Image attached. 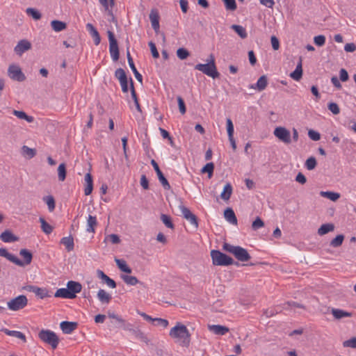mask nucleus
I'll return each mask as SVG.
<instances>
[{
	"instance_id": "obj_41",
	"label": "nucleus",
	"mask_w": 356,
	"mask_h": 356,
	"mask_svg": "<svg viewBox=\"0 0 356 356\" xmlns=\"http://www.w3.org/2000/svg\"><path fill=\"white\" fill-rule=\"evenodd\" d=\"M321 195L332 201H336L340 197L339 193L332 191H321Z\"/></svg>"
},
{
	"instance_id": "obj_59",
	"label": "nucleus",
	"mask_w": 356,
	"mask_h": 356,
	"mask_svg": "<svg viewBox=\"0 0 356 356\" xmlns=\"http://www.w3.org/2000/svg\"><path fill=\"white\" fill-rule=\"evenodd\" d=\"M314 41L317 46H323L325 43V37L323 35L315 36L314 38Z\"/></svg>"
},
{
	"instance_id": "obj_17",
	"label": "nucleus",
	"mask_w": 356,
	"mask_h": 356,
	"mask_svg": "<svg viewBox=\"0 0 356 356\" xmlns=\"http://www.w3.org/2000/svg\"><path fill=\"white\" fill-rule=\"evenodd\" d=\"M86 30L94 40L95 45H98L101 42V38L97 29L90 23L86 24Z\"/></svg>"
},
{
	"instance_id": "obj_46",
	"label": "nucleus",
	"mask_w": 356,
	"mask_h": 356,
	"mask_svg": "<svg viewBox=\"0 0 356 356\" xmlns=\"http://www.w3.org/2000/svg\"><path fill=\"white\" fill-rule=\"evenodd\" d=\"M43 201L47 204L49 211H53L55 209V200L53 196L47 195L43 197Z\"/></svg>"
},
{
	"instance_id": "obj_56",
	"label": "nucleus",
	"mask_w": 356,
	"mask_h": 356,
	"mask_svg": "<svg viewBox=\"0 0 356 356\" xmlns=\"http://www.w3.org/2000/svg\"><path fill=\"white\" fill-rule=\"evenodd\" d=\"M328 109L334 115H337L340 113V108L337 104L334 102H330L327 105Z\"/></svg>"
},
{
	"instance_id": "obj_31",
	"label": "nucleus",
	"mask_w": 356,
	"mask_h": 356,
	"mask_svg": "<svg viewBox=\"0 0 356 356\" xmlns=\"http://www.w3.org/2000/svg\"><path fill=\"white\" fill-rule=\"evenodd\" d=\"M2 332L8 336L14 337L20 339L24 341H26V336L22 332L17 330H10L6 328L2 329Z\"/></svg>"
},
{
	"instance_id": "obj_52",
	"label": "nucleus",
	"mask_w": 356,
	"mask_h": 356,
	"mask_svg": "<svg viewBox=\"0 0 356 356\" xmlns=\"http://www.w3.org/2000/svg\"><path fill=\"white\" fill-rule=\"evenodd\" d=\"M129 65L130 68L131 69L133 73L134 74V76H135L136 79H137V81H139L140 83H142L143 82V76L137 70V69L134 65V63H131L130 64H129Z\"/></svg>"
},
{
	"instance_id": "obj_62",
	"label": "nucleus",
	"mask_w": 356,
	"mask_h": 356,
	"mask_svg": "<svg viewBox=\"0 0 356 356\" xmlns=\"http://www.w3.org/2000/svg\"><path fill=\"white\" fill-rule=\"evenodd\" d=\"M154 322H156L157 325H160L163 327H166L168 325V321L166 319L161 318H154Z\"/></svg>"
},
{
	"instance_id": "obj_38",
	"label": "nucleus",
	"mask_w": 356,
	"mask_h": 356,
	"mask_svg": "<svg viewBox=\"0 0 356 356\" xmlns=\"http://www.w3.org/2000/svg\"><path fill=\"white\" fill-rule=\"evenodd\" d=\"M39 221L41 223V229L44 233L49 234L52 232L53 227L47 222L42 217L39 218Z\"/></svg>"
},
{
	"instance_id": "obj_48",
	"label": "nucleus",
	"mask_w": 356,
	"mask_h": 356,
	"mask_svg": "<svg viewBox=\"0 0 356 356\" xmlns=\"http://www.w3.org/2000/svg\"><path fill=\"white\" fill-rule=\"evenodd\" d=\"M316 159L314 156H311L306 160L305 165L308 170H312L316 168Z\"/></svg>"
},
{
	"instance_id": "obj_15",
	"label": "nucleus",
	"mask_w": 356,
	"mask_h": 356,
	"mask_svg": "<svg viewBox=\"0 0 356 356\" xmlns=\"http://www.w3.org/2000/svg\"><path fill=\"white\" fill-rule=\"evenodd\" d=\"M67 288L72 293V298H76V294L81 291L82 286L79 282L75 281H69L67 283Z\"/></svg>"
},
{
	"instance_id": "obj_7",
	"label": "nucleus",
	"mask_w": 356,
	"mask_h": 356,
	"mask_svg": "<svg viewBox=\"0 0 356 356\" xmlns=\"http://www.w3.org/2000/svg\"><path fill=\"white\" fill-rule=\"evenodd\" d=\"M107 34L109 40V51L111 56L114 61H117L120 56L118 42L115 38L114 33L111 31H108Z\"/></svg>"
},
{
	"instance_id": "obj_49",
	"label": "nucleus",
	"mask_w": 356,
	"mask_h": 356,
	"mask_svg": "<svg viewBox=\"0 0 356 356\" xmlns=\"http://www.w3.org/2000/svg\"><path fill=\"white\" fill-rule=\"evenodd\" d=\"M26 13L35 20L40 19L42 17L40 13L38 10L32 8H27Z\"/></svg>"
},
{
	"instance_id": "obj_55",
	"label": "nucleus",
	"mask_w": 356,
	"mask_h": 356,
	"mask_svg": "<svg viewBox=\"0 0 356 356\" xmlns=\"http://www.w3.org/2000/svg\"><path fill=\"white\" fill-rule=\"evenodd\" d=\"M225 8L229 10H235L236 9V3L235 0H223Z\"/></svg>"
},
{
	"instance_id": "obj_58",
	"label": "nucleus",
	"mask_w": 356,
	"mask_h": 356,
	"mask_svg": "<svg viewBox=\"0 0 356 356\" xmlns=\"http://www.w3.org/2000/svg\"><path fill=\"white\" fill-rule=\"evenodd\" d=\"M99 3L104 7L105 10H108L109 6L113 7L115 4V0H98Z\"/></svg>"
},
{
	"instance_id": "obj_5",
	"label": "nucleus",
	"mask_w": 356,
	"mask_h": 356,
	"mask_svg": "<svg viewBox=\"0 0 356 356\" xmlns=\"http://www.w3.org/2000/svg\"><path fill=\"white\" fill-rule=\"evenodd\" d=\"M38 337L41 341L49 345L52 349H56L59 343V339L56 334L50 330H42L38 333Z\"/></svg>"
},
{
	"instance_id": "obj_19",
	"label": "nucleus",
	"mask_w": 356,
	"mask_h": 356,
	"mask_svg": "<svg viewBox=\"0 0 356 356\" xmlns=\"http://www.w3.org/2000/svg\"><path fill=\"white\" fill-rule=\"evenodd\" d=\"M97 297L99 302L103 305H108L112 299L111 295L104 289H99L97 292Z\"/></svg>"
},
{
	"instance_id": "obj_60",
	"label": "nucleus",
	"mask_w": 356,
	"mask_h": 356,
	"mask_svg": "<svg viewBox=\"0 0 356 356\" xmlns=\"http://www.w3.org/2000/svg\"><path fill=\"white\" fill-rule=\"evenodd\" d=\"M308 136L309 137L310 139L314 141H318L321 138V134L318 131H316L312 129H310L308 131Z\"/></svg>"
},
{
	"instance_id": "obj_61",
	"label": "nucleus",
	"mask_w": 356,
	"mask_h": 356,
	"mask_svg": "<svg viewBox=\"0 0 356 356\" xmlns=\"http://www.w3.org/2000/svg\"><path fill=\"white\" fill-rule=\"evenodd\" d=\"M149 46L150 47V50H151L152 56L155 58H159V51H157L155 44L153 42H149Z\"/></svg>"
},
{
	"instance_id": "obj_26",
	"label": "nucleus",
	"mask_w": 356,
	"mask_h": 356,
	"mask_svg": "<svg viewBox=\"0 0 356 356\" xmlns=\"http://www.w3.org/2000/svg\"><path fill=\"white\" fill-rule=\"evenodd\" d=\"M290 76L295 81H299L302 76V59L300 58L295 70L291 73Z\"/></svg>"
},
{
	"instance_id": "obj_33",
	"label": "nucleus",
	"mask_w": 356,
	"mask_h": 356,
	"mask_svg": "<svg viewBox=\"0 0 356 356\" xmlns=\"http://www.w3.org/2000/svg\"><path fill=\"white\" fill-rule=\"evenodd\" d=\"M54 296L56 298H68V299H73L72 298V293L69 291L67 288H61L58 289L55 294Z\"/></svg>"
},
{
	"instance_id": "obj_53",
	"label": "nucleus",
	"mask_w": 356,
	"mask_h": 356,
	"mask_svg": "<svg viewBox=\"0 0 356 356\" xmlns=\"http://www.w3.org/2000/svg\"><path fill=\"white\" fill-rule=\"evenodd\" d=\"M343 346L345 348H356V337H352L343 342Z\"/></svg>"
},
{
	"instance_id": "obj_30",
	"label": "nucleus",
	"mask_w": 356,
	"mask_h": 356,
	"mask_svg": "<svg viewBox=\"0 0 356 356\" xmlns=\"http://www.w3.org/2000/svg\"><path fill=\"white\" fill-rule=\"evenodd\" d=\"M334 229V225L332 223L323 224L318 229V234L323 236Z\"/></svg>"
},
{
	"instance_id": "obj_47",
	"label": "nucleus",
	"mask_w": 356,
	"mask_h": 356,
	"mask_svg": "<svg viewBox=\"0 0 356 356\" xmlns=\"http://www.w3.org/2000/svg\"><path fill=\"white\" fill-rule=\"evenodd\" d=\"M115 76L119 80L120 82L127 80V76L125 71L122 68H118L115 72Z\"/></svg>"
},
{
	"instance_id": "obj_50",
	"label": "nucleus",
	"mask_w": 356,
	"mask_h": 356,
	"mask_svg": "<svg viewBox=\"0 0 356 356\" xmlns=\"http://www.w3.org/2000/svg\"><path fill=\"white\" fill-rule=\"evenodd\" d=\"M214 169V164L213 163H207L202 169V172H207L209 178L211 177Z\"/></svg>"
},
{
	"instance_id": "obj_25",
	"label": "nucleus",
	"mask_w": 356,
	"mask_h": 356,
	"mask_svg": "<svg viewBox=\"0 0 356 356\" xmlns=\"http://www.w3.org/2000/svg\"><path fill=\"white\" fill-rule=\"evenodd\" d=\"M268 84V80L265 75H263L259 78L255 85H252L251 88L257 89L259 91L264 90Z\"/></svg>"
},
{
	"instance_id": "obj_43",
	"label": "nucleus",
	"mask_w": 356,
	"mask_h": 356,
	"mask_svg": "<svg viewBox=\"0 0 356 356\" xmlns=\"http://www.w3.org/2000/svg\"><path fill=\"white\" fill-rule=\"evenodd\" d=\"M66 165L65 163H60L58 168V180L63 181L66 178Z\"/></svg>"
},
{
	"instance_id": "obj_18",
	"label": "nucleus",
	"mask_w": 356,
	"mask_h": 356,
	"mask_svg": "<svg viewBox=\"0 0 356 356\" xmlns=\"http://www.w3.org/2000/svg\"><path fill=\"white\" fill-rule=\"evenodd\" d=\"M85 181V188H84V194L86 195H89L91 194L93 189V181L92 177L90 173H86L84 177Z\"/></svg>"
},
{
	"instance_id": "obj_3",
	"label": "nucleus",
	"mask_w": 356,
	"mask_h": 356,
	"mask_svg": "<svg viewBox=\"0 0 356 356\" xmlns=\"http://www.w3.org/2000/svg\"><path fill=\"white\" fill-rule=\"evenodd\" d=\"M195 69L204 73V74L213 78L216 79L220 76V73L218 72L215 59L213 54L209 56V60L208 63L205 64L199 63L195 66Z\"/></svg>"
},
{
	"instance_id": "obj_1",
	"label": "nucleus",
	"mask_w": 356,
	"mask_h": 356,
	"mask_svg": "<svg viewBox=\"0 0 356 356\" xmlns=\"http://www.w3.org/2000/svg\"><path fill=\"white\" fill-rule=\"evenodd\" d=\"M169 335L176 339V342L179 343L181 346H189L191 334L186 325L177 323L175 327L171 328Z\"/></svg>"
},
{
	"instance_id": "obj_14",
	"label": "nucleus",
	"mask_w": 356,
	"mask_h": 356,
	"mask_svg": "<svg viewBox=\"0 0 356 356\" xmlns=\"http://www.w3.org/2000/svg\"><path fill=\"white\" fill-rule=\"evenodd\" d=\"M76 322L63 321L60 324V329L64 334H70L77 328Z\"/></svg>"
},
{
	"instance_id": "obj_23",
	"label": "nucleus",
	"mask_w": 356,
	"mask_h": 356,
	"mask_svg": "<svg viewBox=\"0 0 356 356\" xmlns=\"http://www.w3.org/2000/svg\"><path fill=\"white\" fill-rule=\"evenodd\" d=\"M149 19L153 29L157 32L159 29V16L156 10H152L151 11L149 14Z\"/></svg>"
},
{
	"instance_id": "obj_10",
	"label": "nucleus",
	"mask_w": 356,
	"mask_h": 356,
	"mask_svg": "<svg viewBox=\"0 0 356 356\" xmlns=\"http://www.w3.org/2000/svg\"><path fill=\"white\" fill-rule=\"evenodd\" d=\"M179 209L181 213L182 216L187 220L195 228L198 227V220L197 216L193 214L188 208L183 204L179 206Z\"/></svg>"
},
{
	"instance_id": "obj_8",
	"label": "nucleus",
	"mask_w": 356,
	"mask_h": 356,
	"mask_svg": "<svg viewBox=\"0 0 356 356\" xmlns=\"http://www.w3.org/2000/svg\"><path fill=\"white\" fill-rule=\"evenodd\" d=\"M274 136L280 141L285 144H289L291 142L290 131L284 127H277L274 129Z\"/></svg>"
},
{
	"instance_id": "obj_40",
	"label": "nucleus",
	"mask_w": 356,
	"mask_h": 356,
	"mask_svg": "<svg viewBox=\"0 0 356 356\" xmlns=\"http://www.w3.org/2000/svg\"><path fill=\"white\" fill-rule=\"evenodd\" d=\"M121 277L127 284L130 286H135L139 283L138 280L135 276L123 275L121 276Z\"/></svg>"
},
{
	"instance_id": "obj_63",
	"label": "nucleus",
	"mask_w": 356,
	"mask_h": 356,
	"mask_svg": "<svg viewBox=\"0 0 356 356\" xmlns=\"http://www.w3.org/2000/svg\"><path fill=\"white\" fill-rule=\"evenodd\" d=\"M177 102L180 113L184 114L186 113V106L183 99L181 97H178Z\"/></svg>"
},
{
	"instance_id": "obj_12",
	"label": "nucleus",
	"mask_w": 356,
	"mask_h": 356,
	"mask_svg": "<svg viewBox=\"0 0 356 356\" xmlns=\"http://www.w3.org/2000/svg\"><path fill=\"white\" fill-rule=\"evenodd\" d=\"M19 255L24 259L23 261L19 259V263H14L15 264L23 267L31 263L33 259L32 253L27 249H22L19 251Z\"/></svg>"
},
{
	"instance_id": "obj_20",
	"label": "nucleus",
	"mask_w": 356,
	"mask_h": 356,
	"mask_svg": "<svg viewBox=\"0 0 356 356\" xmlns=\"http://www.w3.org/2000/svg\"><path fill=\"white\" fill-rule=\"evenodd\" d=\"M97 274L98 277L102 280L111 289H115L116 287L115 282L113 279L110 278L108 275H106L102 270H97Z\"/></svg>"
},
{
	"instance_id": "obj_11",
	"label": "nucleus",
	"mask_w": 356,
	"mask_h": 356,
	"mask_svg": "<svg viewBox=\"0 0 356 356\" xmlns=\"http://www.w3.org/2000/svg\"><path fill=\"white\" fill-rule=\"evenodd\" d=\"M151 164L153 166L154 170L156 171V175L158 176V179L161 185L163 186V187L166 190H169L170 188V185L167 179L164 177L163 172L161 171L158 163L154 159H152L151 161Z\"/></svg>"
},
{
	"instance_id": "obj_51",
	"label": "nucleus",
	"mask_w": 356,
	"mask_h": 356,
	"mask_svg": "<svg viewBox=\"0 0 356 356\" xmlns=\"http://www.w3.org/2000/svg\"><path fill=\"white\" fill-rule=\"evenodd\" d=\"M177 56L179 59L184 60L189 56V52L185 48H179L177 51Z\"/></svg>"
},
{
	"instance_id": "obj_6",
	"label": "nucleus",
	"mask_w": 356,
	"mask_h": 356,
	"mask_svg": "<svg viewBox=\"0 0 356 356\" xmlns=\"http://www.w3.org/2000/svg\"><path fill=\"white\" fill-rule=\"evenodd\" d=\"M28 303V299L26 296L20 295L11 299L7 302L8 308L11 311H19L24 308Z\"/></svg>"
},
{
	"instance_id": "obj_57",
	"label": "nucleus",
	"mask_w": 356,
	"mask_h": 356,
	"mask_svg": "<svg viewBox=\"0 0 356 356\" xmlns=\"http://www.w3.org/2000/svg\"><path fill=\"white\" fill-rule=\"evenodd\" d=\"M227 131L228 137L234 136V125L230 118L227 119Z\"/></svg>"
},
{
	"instance_id": "obj_32",
	"label": "nucleus",
	"mask_w": 356,
	"mask_h": 356,
	"mask_svg": "<svg viewBox=\"0 0 356 356\" xmlns=\"http://www.w3.org/2000/svg\"><path fill=\"white\" fill-rule=\"evenodd\" d=\"M60 243L64 245L67 250L69 252L74 249V239L71 236L62 238L60 240Z\"/></svg>"
},
{
	"instance_id": "obj_13",
	"label": "nucleus",
	"mask_w": 356,
	"mask_h": 356,
	"mask_svg": "<svg viewBox=\"0 0 356 356\" xmlns=\"http://www.w3.org/2000/svg\"><path fill=\"white\" fill-rule=\"evenodd\" d=\"M31 44L29 41L27 40H21L15 47L14 51L17 55L22 56L25 51L31 49Z\"/></svg>"
},
{
	"instance_id": "obj_42",
	"label": "nucleus",
	"mask_w": 356,
	"mask_h": 356,
	"mask_svg": "<svg viewBox=\"0 0 356 356\" xmlns=\"http://www.w3.org/2000/svg\"><path fill=\"white\" fill-rule=\"evenodd\" d=\"M22 154L23 156H27L29 159H31L35 156L36 152L34 149L24 145L22 147Z\"/></svg>"
},
{
	"instance_id": "obj_37",
	"label": "nucleus",
	"mask_w": 356,
	"mask_h": 356,
	"mask_svg": "<svg viewBox=\"0 0 356 356\" xmlns=\"http://www.w3.org/2000/svg\"><path fill=\"white\" fill-rule=\"evenodd\" d=\"M115 261L118 267L120 269V270H122V272L127 273H131V271H132L131 268L127 266L125 261H124L122 259H115Z\"/></svg>"
},
{
	"instance_id": "obj_28",
	"label": "nucleus",
	"mask_w": 356,
	"mask_h": 356,
	"mask_svg": "<svg viewBox=\"0 0 356 356\" xmlns=\"http://www.w3.org/2000/svg\"><path fill=\"white\" fill-rule=\"evenodd\" d=\"M0 256L6 258L8 261L14 263H19V259H18L15 255L10 254L8 252V250L4 248H0Z\"/></svg>"
},
{
	"instance_id": "obj_36",
	"label": "nucleus",
	"mask_w": 356,
	"mask_h": 356,
	"mask_svg": "<svg viewBox=\"0 0 356 356\" xmlns=\"http://www.w3.org/2000/svg\"><path fill=\"white\" fill-rule=\"evenodd\" d=\"M232 29H233L242 39H245L248 37V33L246 32L245 29L241 26L234 24L231 26Z\"/></svg>"
},
{
	"instance_id": "obj_22",
	"label": "nucleus",
	"mask_w": 356,
	"mask_h": 356,
	"mask_svg": "<svg viewBox=\"0 0 356 356\" xmlns=\"http://www.w3.org/2000/svg\"><path fill=\"white\" fill-rule=\"evenodd\" d=\"M0 239L4 243H12L18 241V237L15 236L10 230H6L1 234Z\"/></svg>"
},
{
	"instance_id": "obj_44",
	"label": "nucleus",
	"mask_w": 356,
	"mask_h": 356,
	"mask_svg": "<svg viewBox=\"0 0 356 356\" xmlns=\"http://www.w3.org/2000/svg\"><path fill=\"white\" fill-rule=\"evenodd\" d=\"M343 240L344 236L339 234L330 241V245L332 248H338L342 245Z\"/></svg>"
},
{
	"instance_id": "obj_35",
	"label": "nucleus",
	"mask_w": 356,
	"mask_h": 356,
	"mask_svg": "<svg viewBox=\"0 0 356 356\" xmlns=\"http://www.w3.org/2000/svg\"><path fill=\"white\" fill-rule=\"evenodd\" d=\"M232 193V186L229 183H227L220 194V197L224 200H228Z\"/></svg>"
},
{
	"instance_id": "obj_39",
	"label": "nucleus",
	"mask_w": 356,
	"mask_h": 356,
	"mask_svg": "<svg viewBox=\"0 0 356 356\" xmlns=\"http://www.w3.org/2000/svg\"><path fill=\"white\" fill-rule=\"evenodd\" d=\"M51 27L56 32H60L66 28V24L58 20H53L51 22Z\"/></svg>"
},
{
	"instance_id": "obj_64",
	"label": "nucleus",
	"mask_w": 356,
	"mask_h": 356,
	"mask_svg": "<svg viewBox=\"0 0 356 356\" xmlns=\"http://www.w3.org/2000/svg\"><path fill=\"white\" fill-rule=\"evenodd\" d=\"M270 42L272 44V47L274 50H277L280 48V42L278 39L275 36H271Z\"/></svg>"
},
{
	"instance_id": "obj_54",
	"label": "nucleus",
	"mask_w": 356,
	"mask_h": 356,
	"mask_svg": "<svg viewBox=\"0 0 356 356\" xmlns=\"http://www.w3.org/2000/svg\"><path fill=\"white\" fill-rule=\"evenodd\" d=\"M264 226V223L263 220L257 217V218L252 222V228L254 230H257Z\"/></svg>"
},
{
	"instance_id": "obj_34",
	"label": "nucleus",
	"mask_w": 356,
	"mask_h": 356,
	"mask_svg": "<svg viewBox=\"0 0 356 356\" xmlns=\"http://www.w3.org/2000/svg\"><path fill=\"white\" fill-rule=\"evenodd\" d=\"M13 113L19 119L25 120L28 122H33L34 120L33 117L26 115V113L22 111L13 110Z\"/></svg>"
},
{
	"instance_id": "obj_2",
	"label": "nucleus",
	"mask_w": 356,
	"mask_h": 356,
	"mask_svg": "<svg viewBox=\"0 0 356 356\" xmlns=\"http://www.w3.org/2000/svg\"><path fill=\"white\" fill-rule=\"evenodd\" d=\"M223 250L232 254L237 260L245 262L251 259V256L246 249L241 246H235L227 243H224L222 245Z\"/></svg>"
},
{
	"instance_id": "obj_4",
	"label": "nucleus",
	"mask_w": 356,
	"mask_h": 356,
	"mask_svg": "<svg viewBox=\"0 0 356 356\" xmlns=\"http://www.w3.org/2000/svg\"><path fill=\"white\" fill-rule=\"evenodd\" d=\"M211 257L213 264L215 266H227L232 264L238 265L234 259L220 250H212L211 251Z\"/></svg>"
},
{
	"instance_id": "obj_24",
	"label": "nucleus",
	"mask_w": 356,
	"mask_h": 356,
	"mask_svg": "<svg viewBox=\"0 0 356 356\" xmlns=\"http://www.w3.org/2000/svg\"><path fill=\"white\" fill-rule=\"evenodd\" d=\"M332 314L334 318L337 320H340L341 318L346 317H351L353 316V314L351 312H348L340 309L335 308L332 309Z\"/></svg>"
},
{
	"instance_id": "obj_29",
	"label": "nucleus",
	"mask_w": 356,
	"mask_h": 356,
	"mask_svg": "<svg viewBox=\"0 0 356 356\" xmlns=\"http://www.w3.org/2000/svg\"><path fill=\"white\" fill-rule=\"evenodd\" d=\"M97 225V222L96 217L89 215L87 219L86 231L89 233H94L95 232V227Z\"/></svg>"
},
{
	"instance_id": "obj_9",
	"label": "nucleus",
	"mask_w": 356,
	"mask_h": 356,
	"mask_svg": "<svg viewBox=\"0 0 356 356\" xmlns=\"http://www.w3.org/2000/svg\"><path fill=\"white\" fill-rule=\"evenodd\" d=\"M8 74L9 77L14 81L22 82L26 79V76L21 68L16 65H10L8 67Z\"/></svg>"
},
{
	"instance_id": "obj_16",
	"label": "nucleus",
	"mask_w": 356,
	"mask_h": 356,
	"mask_svg": "<svg viewBox=\"0 0 356 356\" xmlns=\"http://www.w3.org/2000/svg\"><path fill=\"white\" fill-rule=\"evenodd\" d=\"M208 329L216 335H225L229 332L227 327L221 325H208Z\"/></svg>"
},
{
	"instance_id": "obj_21",
	"label": "nucleus",
	"mask_w": 356,
	"mask_h": 356,
	"mask_svg": "<svg viewBox=\"0 0 356 356\" xmlns=\"http://www.w3.org/2000/svg\"><path fill=\"white\" fill-rule=\"evenodd\" d=\"M29 291L34 293L38 297L43 299L47 297H49L48 291L44 288H40L36 286H29Z\"/></svg>"
},
{
	"instance_id": "obj_45",
	"label": "nucleus",
	"mask_w": 356,
	"mask_h": 356,
	"mask_svg": "<svg viewBox=\"0 0 356 356\" xmlns=\"http://www.w3.org/2000/svg\"><path fill=\"white\" fill-rule=\"evenodd\" d=\"M161 220L163 222V223L170 229H174L175 225L172 221V219L170 216L166 214H161Z\"/></svg>"
},
{
	"instance_id": "obj_27",
	"label": "nucleus",
	"mask_w": 356,
	"mask_h": 356,
	"mask_svg": "<svg viewBox=\"0 0 356 356\" xmlns=\"http://www.w3.org/2000/svg\"><path fill=\"white\" fill-rule=\"evenodd\" d=\"M224 216L227 221H228L229 223L232 225L237 224V218L232 209L227 208L225 209L224 212Z\"/></svg>"
}]
</instances>
